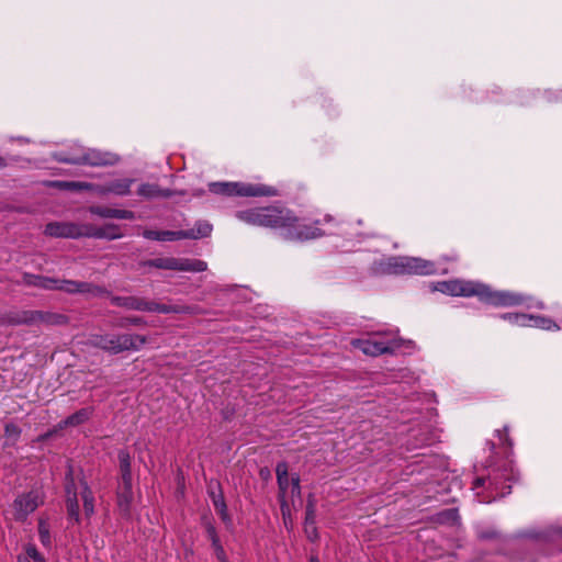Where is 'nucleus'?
Here are the masks:
<instances>
[{"label":"nucleus","instance_id":"1","mask_svg":"<svg viewBox=\"0 0 562 562\" xmlns=\"http://www.w3.org/2000/svg\"><path fill=\"white\" fill-rule=\"evenodd\" d=\"M235 216L248 225L281 229L283 237L288 240L303 241L323 235L318 227L300 223L292 212L284 207H252L238 211Z\"/></svg>","mask_w":562,"mask_h":562},{"label":"nucleus","instance_id":"2","mask_svg":"<svg viewBox=\"0 0 562 562\" xmlns=\"http://www.w3.org/2000/svg\"><path fill=\"white\" fill-rule=\"evenodd\" d=\"M435 291L454 296H477L482 302L493 306H515L521 305L527 302V297L509 292V291H493L488 285L464 280H451L438 282Z\"/></svg>","mask_w":562,"mask_h":562},{"label":"nucleus","instance_id":"3","mask_svg":"<svg viewBox=\"0 0 562 562\" xmlns=\"http://www.w3.org/2000/svg\"><path fill=\"white\" fill-rule=\"evenodd\" d=\"M147 342V337L138 334H93L88 338L87 344L100 348L111 355L125 351H139Z\"/></svg>","mask_w":562,"mask_h":562},{"label":"nucleus","instance_id":"4","mask_svg":"<svg viewBox=\"0 0 562 562\" xmlns=\"http://www.w3.org/2000/svg\"><path fill=\"white\" fill-rule=\"evenodd\" d=\"M54 157L60 162L93 167L114 165L119 160L117 156L112 153L83 148L78 145L71 147L69 151H58L54 154Z\"/></svg>","mask_w":562,"mask_h":562},{"label":"nucleus","instance_id":"5","mask_svg":"<svg viewBox=\"0 0 562 562\" xmlns=\"http://www.w3.org/2000/svg\"><path fill=\"white\" fill-rule=\"evenodd\" d=\"M111 303L115 306L123 307L131 311H139V312H156L161 314H170V313H187L189 312V307L179 306V305H167L157 303L155 301H149L145 297L140 296H119L112 295Z\"/></svg>","mask_w":562,"mask_h":562},{"label":"nucleus","instance_id":"6","mask_svg":"<svg viewBox=\"0 0 562 562\" xmlns=\"http://www.w3.org/2000/svg\"><path fill=\"white\" fill-rule=\"evenodd\" d=\"M209 189L215 194L227 196H273L277 194V190L271 187L243 182H212L209 184Z\"/></svg>","mask_w":562,"mask_h":562},{"label":"nucleus","instance_id":"7","mask_svg":"<svg viewBox=\"0 0 562 562\" xmlns=\"http://www.w3.org/2000/svg\"><path fill=\"white\" fill-rule=\"evenodd\" d=\"M278 485L280 490L279 498L283 515L289 510V503L294 504L295 498L301 497V487L299 476L289 477L288 464L280 462L276 468Z\"/></svg>","mask_w":562,"mask_h":562},{"label":"nucleus","instance_id":"8","mask_svg":"<svg viewBox=\"0 0 562 562\" xmlns=\"http://www.w3.org/2000/svg\"><path fill=\"white\" fill-rule=\"evenodd\" d=\"M389 270L395 274H435V263L417 257H394L389 261Z\"/></svg>","mask_w":562,"mask_h":562},{"label":"nucleus","instance_id":"9","mask_svg":"<svg viewBox=\"0 0 562 562\" xmlns=\"http://www.w3.org/2000/svg\"><path fill=\"white\" fill-rule=\"evenodd\" d=\"M145 265L157 269L190 272H202L207 269V263L203 260L175 257L150 259Z\"/></svg>","mask_w":562,"mask_h":562},{"label":"nucleus","instance_id":"10","mask_svg":"<svg viewBox=\"0 0 562 562\" xmlns=\"http://www.w3.org/2000/svg\"><path fill=\"white\" fill-rule=\"evenodd\" d=\"M45 494L41 487L19 495L13 502V516L15 520L23 521L30 514L44 504Z\"/></svg>","mask_w":562,"mask_h":562},{"label":"nucleus","instance_id":"11","mask_svg":"<svg viewBox=\"0 0 562 562\" xmlns=\"http://www.w3.org/2000/svg\"><path fill=\"white\" fill-rule=\"evenodd\" d=\"M65 316L59 314H48L40 311H21L7 315V322L11 325H32L37 323L63 324Z\"/></svg>","mask_w":562,"mask_h":562},{"label":"nucleus","instance_id":"12","mask_svg":"<svg viewBox=\"0 0 562 562\" xmlns=\"http://www.w3.org/2000/svg\"><path fill=\"white\" fill-rule=\"evenodd\" d=\"M353 347L360 349L364 355L376 357L383 353H393L401 345L398 339L387 341L379 340L375 336L367 339L352 341Z\"/></svg>","mask_w":562,"mask_h":562},{"label":"nucleus","instance_id":"13","mask_svg":"<svg viewBox=\"0 0 562 562\" xmlns=\"http://www.w3.org/2000/svg\"><path fill=\"white\" fill-rule=\"evenodd\" d=\"M56 286L54 290H59L69 294H87L89 296H101L108 293V291L97 284L90 282H81L65 279H55Z\"/></svg>","mask_w":562,"mask_h":562},{"label":"nucleus","instance_id":"14","mask_svg":"<svg viewBox=\"0 0 562 562\" xmlns=\"http://www.w3.org/2000/svg\"><path fill=\"white\" fill-rule=\"evenodd\" d=\"M44 233L56 238H79L85 237V225L67 222L48 223Z\"/></svg>","mask_w":562,"mask_h":562},{"label":"nucleus","instance_id":"15","mask_svg":"<svg viewBox=\"0 0 562 562\" xmlns=\"http://www.w3.org/2000/svg\"><path fill=\"white\" fill-rule=\"evenodd\" d=\"M133 183V179H116L103 186L95 184V193L100 195H105L109 193L120 196L127 195L131 192V187Z\"/></svg>","mask_w":562,"mask_h":562},{"label":"nucleus","instance_id":"16","mask_svg":"<svg viewBox=\"0 0 562 562\" xmlns=\"http://www.w3.org/2000/svg\"><path fill=\"white\" fill-rule=\"evenodd\" d=\"M123 234L114 224H106L102 227L85 225V237L117 239L121 238Z\"/></svg>","mask_w":562,"mask_h":562},{"label":"nucleus","instance_id":"17","mask_svg":"<svg viewBox=\"0 0 562 562\" xmlns=\"http://www.w3.org/2000/svg\"><path fill=\"white\" fill-rule=\"evenodd\" d=\"M89 212L103 218L134 220L135 214L128 210H119L106 206H90Z\"/></svg>","mask_w":562,"mask_h":562},{"label":"nucleus","instance_id":"18","mask_svg":"<svg viewBox=\"0 0 562 562\" xmlns=\"http://www.w3.org/2000/svg\"><path fill=\"white\" fill-rule=\"evenodd\" d=\"M133 501V492H132V479H130L127 482L120 481L119 487H117V503L120 508L127 513L130 510V506Z\"/></svg>","mask_w":562,"mask_h":562},{"label":"nucleus","instance_id":"19","mask_svg":"<svg viewBox=\"0 0 562 562\" xmlns=\"http://www.w3.org/2000/svg\"><path fill=\"white\" fill-rule=\"evenodd\" d=\"M22 282L30 286H36L44 290H54L56 286L55 278L44 277L40 274L24 273Z\"/></svg>","mask_w":562,"mask_h":562},{"label":"nucleus","instance_id":"20","mask_svg":"<svg viewBox=\"0 0 562 562\" xmlns=\"http://www.w3.org/2000/svg\"><path fill=\"white\" fill-rule=\"evenodd\" d=\"M92 415V408L85 407L72 415L68 416L65 420L60 423V428L68 427V426H79L83 423H86Z\"/></svg>","mask_w":562,"mask_h":562},{"label":"nucleus","instance_id":"21","mask_svg":"<svg viewBox=\"0 0 562 562\" xmlns=\"http://www.w3.org/2000/svg\"><path fill=\"white\" fill-rule=\"evenodd\" d=\"M52 184L61 190L69 191H93L95 192V184L83 182V181H54Z\"/></svg>","mask_w":562,"mask_h":562},{"label":"nucleus","instance_id":"22","mask_svg":"<svg viewBox=\"0 0 562 562\" xmlns=\"http://www.w3.org/2000/svg\"><path fill=\"white\" fill-rule=\"evenodd\" d=\"M137 193L146 199H153L156 196H165L168 198L171 195L169 190H160L157 184L153 183H143L138 187Z\"/></svg>","mask_w":562,"mask_h":562},{"label":"nucleus","instance_id":"23","mask_svg":"<svg viewBox=\"0 0 562 562\" xmlns=\"http://www.w3.org/2000/svg\"><path fill=\"white\" fill-rule=\"evenodd\" d=\"M66 494H67V510L68 515L71 519H74L76 522L79 521V504L77 499V493L76 491H72V487L70 484H67L66 486Z\"/></svg>","mask_w":562,"mask_h":562},{"label":"nucleus","instance_id":"24","mask_svg":"<svg viewBox=\"0 0 562 562\" xmlns=\"http://www.w3.org/2000/svg\"><path fill=\"white\" fill-rule=\"evenodd\" d=\"M212 225L206 221H199L195 223L194 227L191 229H187L188 239H199L203 237H207L212 232Z\"/></svg>","mask_w":562,"mask_h":562},{"label":"nucleus","instance_id":"25","mask_svg":"<svg viewBox=\"0 0 562 562\" xmlns=\"http://www.w3.org/2000/svg\"><path fill=\"white\" fill-rule=\"evenodd\" d=\"M81 498L83 502V509L87 517L94 513V497L93 493L86 482H81Z\"/></svg>","mask_w":562,"mask_h":562},{"label":"nucleus","instance_id":"26","mask_svg":"<svg viewBox=\"0 0 562 562\" xmlns=\"http://www.w3.org/2000/svg\"><path fill=\"white\" fill-rule=\"evenodd\" d=\"M119 462H120L121 479H122V481L127 482L130 479H132L130 453L124 450H121L119 452Z\"/></svg>","mask_w":562,"mask_h":562},{"label":"nucleus","instance_id":"27","mask_svg":"<svg viewBox=\"0 0 562 562\" xmlns=\"http://www.w3.org/2000/svg\"><path fill=\"white\" fill-rule=\"evenodd\" d=\"M509 479H510L509 475L505 474V473L502 475H494L491 479V484L494 486V491L497 493L498 496L504 497L505 495L510 493L512 486L510 485L504 486L503 482H502V480H509Z\"/></svg>","mask_w":562,"mask_h":562},{"label":"nucleus","instance_id":"28","mask_svg":"<svg viewBox=\"0 0 562 562\" xmlns=\"http://www.w3.org/2000/svg\"><path fill=\"white\" fill-rule=\"evenodd\" d=\"M38 536L44 547L49 548L52 546L49 526L44 519H40L38 521Z\"/></svg>","mask_w":562,"mask_h":562},{"label":"nucleus","instance_id":"29","mask_svg":"<svg viewBox=\"0 0 562 562\" xmlns=\"http://www.w3.org/2000/svg\"><path fill=\"white\" fill-rule=\"evenodd\" d=\"M437 519L441 524H457L459 520V514L456 508H449L440 512L437 515Z\"/></svg>","mask_w":562,"mask_h":562},{"label":"nucleus","instance_id":"30","mask_svg":"<svg viewBox=\"0 0 562 562\" xmlns=\"http://www.w3.org/2000/svg\"><path fill=\"white\" fill-rule=\"evenodd\" d=\"M531 327L542 328L547 330L559 329V326L551 319L542 316H533Z\"/></svg>","mask_w":562,"mask_h":562},{"label":"nucleus","instance_id":"31","mask_svg":"<svg viewBox=\"0 0 562 562\" xmlns=\"http://www.w3.org/2000/svg\"><path fill=\"white\" fill-rule=\"evenodd\" d=\"M4 434H5L7 441L10 443H14L20 437L21 430L14 424H7L5 428H4Z\"/></svg>","mask_w":562,"mask_h":562},{"label":"nucleus","instance_id":"32","mask_svg":"<svg viewBox=\"0 0 562 562\" xmlns=\"http://www.w3.org/2000/svg\"><path fill=\"white\" fill-rule=\"evenodd\" d=\"M186 231H162V241L187 239Z\"/></svg>","mask_w":562,"mask_h":562},{"label":"nucleus","instance_id":"33","mask_svg":"<svg viewBox=\"0 0 562 562\" xmlns=\"http://www.w3.org/2000/svg\"><path fill=\"white\" fill-rule=\"evenodd\" d=\"M213 505L216 509V512L222 516L223 520L226 519L227 513H226V504L224 502V498L222 495L215 496L213 494Z\"/></svg>","mask_w":562,"mask_h":562},{"label":"nucleus","instance_id":"34","mask_svg":"<svg viewBox=\"0 0 562 562\" xmlns=\"http://www.w3.org/2000/svg\"><path fill=\"white\" fill-rule=\"evenodd\" d=\"M145 324V321L142 318V317H138V316H131V317H125L121 321L120 324H117L119 327H127L128 325H135V326H138V325H144Z\"/></svg>","mask_w":562,"mask_h":562},{"label":"nucleus","instance_id":"35","mask_svg":"<svg viewBox=\"0 0 562 562\" xmlns=\"http://www.w3.org/2000/svg\"><path fill=\"white\" fill-rule=\"evenodd\" d=\"M304 531L311 541H315L318 538L317 529L315 524H304Z\"/></svg>","mask_w":562,"mask_h":562},{"label":"nucleus","instance_id":"36","mask_svg":"<svg viewBox=\"0 0 562 562\" xmlns=\"http://www.w3.org/2000/svg\"><path fill=\"white\" fill-rule=\"evenodd\" d=\"M495 432L499 439L501 445H506L509 448L513 446L512 439L508 437L507 427H505L503 430H496Z\"/></svg>","mask_w":562,"mask_h":562},{"label":"nucleus","instance_id":"37","mask_svg":"<svg viewBox=\"0 0 562 562\" xmlns=\"http://www.w3.org/2000/svg\"><path fill=\"white\" fill-rule=\"evenodd\" d=\"M532 315L529 314H519L517 315V321L515 325L522 327H531Z\"/></svg>","mask_w":562,"mask_h":562},{"label":"nucleus","instance_id":"38","mask_svg":"<svg viewBox=\"0 0 562 562\" xmlns=\"http://www.w3.org/2000/svg\"><path fill=\"white\" fill-rule=\"evenodd\" d=\"M26 554L29 558H31L34 562H45V559L43 555L37 551L35 547H29L26 549Z\"/></svg>","mask_w":562,"mask_h":562},{"label":"nucleus","instance_id":"39","mask_svg":"<svg viewBox=\"0 0 562 562\" xmlns=\"http://www.w3.org/2000/svg\"><path fill=\"white\" fill-rule=\"evenodd\" d=\"M143 235L147 239L162 241V231L147 229L143 233Z\"/></svg>","mask_w":562,"mask_h":562},{"label":"nucleus","instance_id":"40","mask_svg":"<svg viewBox=\"0 0 562 562\" xmlns=\"http://www.w3.org/2000/svg\"><path fill=\"white\" fill-rule=\"evenodd\" d=\"M307 522L315 524V508L312 503H310L306 507L305 524Z\"/></svg>","mask_w":562,"mask_h":562},{"label":"nucleus","instance_id":"41","mask_svg":"<svg viewBox=\"0 0 562 562\" xmlns=\"http://www.w3.org/2000/svg\"><path fill=\"white\" fill-rule=\"evenodd\" d=\"M517 315H518V313H505V314L501 315V318L515 325V323L517 321Z\"/></svg>","mask_w":562,"mask_h":562},{"label":"nucleus","instance_id":"42","mask_svg":"<svg viewBox=\"0 0 562 562\" xmlns=\"http://www.w3.org/2000/svg\"><path fill=\"white\" fill-rule=\"evenodd\" d=\"M206 532H207V536L210 538V540H212L213 538L217 537V532H216V529L213 525H209L206 527Z\"/></svg>","mask_w":562,"mask_h":562},{"label":"nucleus","instance_id":"43","mask_svg":"<svg viewBox=\"0 0 562 562\" xmlns=\"http://www.w3.org/2000/svg\"><path fill=\"white\" fill-rule=\"evenodd\" d=\"M211 542H212V547H213L214 551H218V550L224 549L223 546L221 544L218 536L213 538L211 540Z\"/></svg>","mask_w":562,"mask_h":562},{"label":"nucleus","instance_id":"44","mask_svg":"<svg viewBox=\"0 0 562 562\" xmlns=\"http://www.w3.org/2000/svg\"><path fill=\"white\" fill-rule=\"evenodd\" d=\"M215 555L220 562H228L224 549L215 551Z\"/></svg>","mask_w":562,"mask_h":562},{"label":"nucleus","instance_id":"45","mask_svg":"<svg viewBox=\"0 0 562 562\" xmlns=\"http://www.w3.org/2000/svg\"><path fill=\"white\" fill-rule=\"evenodd\" d=\"M485 484V479H482V477H477L475 481H474V490L483 486Z\"/></svg>","mask_w":562,"mask_h":562},{"label":"nucleus","instance_id":"46","mask_svg":"<svg viewBox=\"0 0 562 562\" xmlns=\"http://www.w3.org/2000/svg\"><path fill=\"white\" fill-rule=\"evenodd\" d=\"M528 307H537V308H543V303L540 301H536L533 304H528Z\"/></svg>","mask_w":562,"mask_h":562},{"label":"nucleus","instance_id":"47","mask_svg":"<svg viewBox=\"0 0 562 562\" xmlns=\"http://www.w3.org/2000/svg\"><path fill=\"white\" fill-rule=\"evenodd\" d=\"M7 166V162L3 157L0 156V168H3Z\"/></svg>","mask_w":562,"mask_h":562},{"label":"nucleus","instance_id":"48","mask_svg":"<svg viewBox=\"0 0 562 562\" xmlns=\"http://www.w3.org/2000/svg\"><path fill=\"white\" fill-rule=\"evenodd\" d=\"M310 562H319V561H318V559H317V558L312 557V558L310 559Z\"/></svg>","mask_w":562,"mask_h":562},{"label":"nucleus","instance_id":"49","mask_svg":"<svg viewBox=\"0 0 562 562\" xmlns=\"http://www.w3.org/2000/svg\"><path fill=\"white\" fill-rule=\"evenodd\" d=\"M479 502H480V503H488L490 501H487V499H483V498H479Z\"/></svg>","mask_w":562,"mask_h":562}]
</instances>
